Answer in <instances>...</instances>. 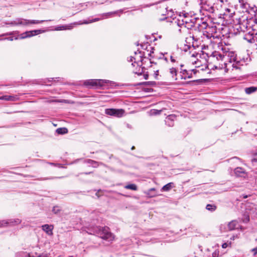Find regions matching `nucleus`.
<instances>
[{"mask_svg":"<svg viewBox=\"0 0 257 257\" xmlns=\"http://www.w3.org/2000/svg\"><path fill=\"white\" fill-rule=\"evenodd\" d=\"M135 149V146H133V147H132V148H131V150H134Z\"/></svg>","mask_w":257,"mask_h":257,"instance_id":"nucleus-53","label":"nucleus"},{"mask_svg":"<svg viewBox=\"0 0 257 257\" xmlns=\"http://www.w3.org/2000/svg\"><path fill=\"white\" fill-rule=\"evenodd\" d=\"M183 66H184V65H183V64H181V65H180V67H183Z\"/></svg>","mask_w":257,"mask_h":257,"instance_id":"nucleus-59","label":"nucleus"},{"mask_svg":"<svg viewBox=\"0 0 257 257\" xmlns=\"http://www.w3.org/2000/svg\"><path fill=\"white\" fill-rule=\"evenodd\" d=\"M188 78H191L192 77V73H190V74H189V73L188 72Z\"/></svg>","mask_w":257,"mask_h":257,"instance_id":"nucleus-45","label":"nucleus"},{"mask_svg":"<svg viewBox=\"0 0 257 257\" xmlns=\"http://www.w3.org/2000/svg\"><path fill=\"white\" fill-rule=\"evenodd\" d=\"M144 77L145 79L147 80L149 78V74L148 73H146L144 74Z\"/></svg>","mask_w":257,"mask_h":257,"instance_id":"nucleus-36","label":"nucleus"},{"mask_svg":"<svg viewBox=\"0 0 257 257\" xmlns=\"http://www.w3.org/2000/svg\"><path fill=\"white\" fill-rule=\"evenodd\" d=\"M170 73L172 75L173 80H177V70L175 68L172 67L170 69Z\"/></svg>","mask_w":257,"mask_h":257,"instance_id":"nucleus-14","label":"nucleus"},{"mask_svg":"<svg viewBox=\"0 0 257 257\" xmlns=\"http://www.w3.org/2000/svg\"><path fill=\"white\" fill-rule=\"evenodd\" d=\"M60 211V209L59 208V207L58 206H54L53 208L52 212L55 214H57Z\"/></svg>","mask_w":257,"mask_h":257,"instance_id":"nucleus-25","label":"nucleus"},{"mask_svg":"<svg viewBox=\"0 0 257 257\" xmlns=\"http://www.w3.org/2000/svg\"><path fill=\"white\" fill-rule=\"evenodd\" d=\"M171 61L172 62H175L176 60L173 58V57L171 56L170 57Z\"/></svg>","mask_w":257,"mask_h":257,"instance_id":"nucleus-43","label":"nucleus"},{"mask_svg":"<svg viewBox=\"0 0 257 257\" xmlns=\"http://www.w3.org/2000/svg\"><path fill=\"white\" fill-rule=\"evenodd\" d=\"M150 63L151 64H157V63L156 62H155L154 61H150Z\"/></svg>","mask_w":257,"mask_h":257,"instance_id":"nucleus-51","label":"nucleus"},{"mask_svg":"<svg viewBox=\"0 0 257 257\" xmlns=\"http://www.w3.org/2000/svg\"><path fill=\"white\" fill-rule=\"evenodd\" d=\"M233 67L235 68V69H238L239 68L238 67H237L236 65H235L234 64H233Z\"/></svg>","mask_w":257,"mask_h":257,"instance_id":"nucleus-48","label":"nucleus"},{"mask_svg":"<svg viewBox=\"0 0 257 257\" xmlns=\"http://www.w3.org/2000/svg\"><path fill=\"white\" fill-rule=\"evenodd\" d=\"M18 33H19V31H14V32L6 33V34H4L3 36H11V35H14V34H18Z\"/></svg>","mask_w":257,"mask_h":257,"instance_id":"nucleus-28","label":"nucleus"},{"mask_svg":"<svg viewBox=\"0 0 257 257\" xmlns=\"http://www.w3.org/2000/svg\"><path fill=\"white\" fill-rule=\"evenodd\" d=\"M164 60H165L166 61H168V59H167V58L166 57H165V58H164Z\"/></svg>","mask_w":257,"mask_h":257,"instance_id":"nucleus-55","label":"nucleus"},{"mask_svg":"<svg viewBox=\"0 0 257 257\" xmlns=\"http://www.w3.org/2000/svg\"><path fill=\"white\" fill-rule=\"evenodd\" d=\"M225 56L224 55L221 54L220 53L214 51L212 53L211 55L210 56V58L213 59H216L217 60H223Z\"/></svg>","mask_w":257,"mask_h":257,"instance_id":"nucleus-8","label":"nucleus"},{"mask_svg":"<svg viewBox=\"0 0 257 257\" xmlns=\"http://www.w3.org/2000/svg\"><path fill=\"white\" fill-rule=\"evenodd\" d=\"M103 19V18H95V19H94L91 20L90 21V22H89V23L95 22L98 21H99L100 20H101V19Z\"/></svg>","mask_w":257,"mask_h":257,"instance_id":"nucleus-33","label":"nucleus"},{"mask_svg":"<svg viewBox=\"0 0 257 257\" xmlns=\"http://www.w3.org/2000/svg\"><path fill=\"white\" fill-rule=\"evenodd\" d=\"M242 222L243 223H246L249 222V216L248 214H244L243 217L242 218Z\"/></svg>","mask_w":257,"mask_h":257,"instance_id":"nucleus-24","label":"nucleus"},{"mask_svg":"<svg viewBox=\"0 0 257 257\" xmlns=\"http://www.w3.org/2000/svg\"><path fill=\"white\" fill-rule=\"evenodd\" d=\"M217 69V66L214 65L213 68H212V69L213 70H214V69Z\"/></svg>","mask_w":257,"mask_h":257,"instance_id":"nucleus-47","label":"nucleus"},{"mask_svg":"<svg viewBox=\"0 0 257 257\" xmlns=\"http://www.w3.org/2000/svg\"><path fill=\"white\" fill-rule=\"evenodd\" d=\"M191 46L190 45H185V48H184V51L186 52L188 49L190 48Z\"/></svg>","mask_w":257,"mask_h":257,"instance_id":"nucleus-35","label":"nucleus"},{"mask_svg":"<svg viewBox=\"0 0 257 257\" xmlns=\"http://www.w3.org/2000/svg\"><path fill=\"white\" fill-rule=\"evenodd\" d=\"M6 24L11 25V26H17V22H16V19L13 21L11 22L6 23Z\"/></svg>","mask_w":257,"mask_h":257,"instance_id":"nucleus-30","label":"nucleus"},{"mask_svg":"<svg viewBox=\"0 0 257 257\" xmlns=\"http://www.w3.org/2000/svg\"><path fill=\"white\" fill-rule=\"evenodd\" d=\"M15 96L12 95H3L0 97V99L5 100L7 101H14L15 100Z\"/></svg>","mask_w":257,"mask_h":257,"instance_id":"nucleus-15","label":"nucleus"},{"mask_svg":"<svg viewBox=\"0 0 257 257\" xmlns=\"http://www.w3.org/2000/svg\"><path fill=\"white\" fill-rule=\"evenodd\" d=\"M182 73L183 74H188V71L186 69H184V70H182Z\"/></svg>","mask_w":257,"mask_h":257,"instance_id":"nucleus-41","label":"nucleus"},{"mask_svg":"<svg viewBox=\"0 0 257 257\" xmlns=\"http://www.w3.org/2000/svg\"><path fill=\"white\" fill-rule=\"evenodd\" d=\"M191 71L193 72L194 74H196L198 72V70H197L196 69H192L191 70Z\"/></svg>","mask_w":257,"mask_h":257,"instance_id":"nucleus-42","label":"nucleus"},{"mask_svg":"<svg viewBox=\"0 0 257 257\" xmlns=\"http://www.w3.org/2000/svg\"><path fill=\"white\" fill-rule=\"evenodd\" d=\"M68 129L66 127H60L56 130V132L59 135H64L68 133Z\"/></svg>","mask_w":257,"mask_h":257,"instance_id":"nucleus-17","label":"nucleus"},{"mask_svg":"<svg viewBox=\"0 0 257 257\" xmlns=\"http://www.w3.org/2000/svg\"><path fill=\"white\" fill-rule=\"evenodd\" d=\"M105 112L109 115L121 117L123 116L125 111L123 109L107 108L105 110Z\"/></svg>","mask_w":257,"mask_h":257,"instance_id":"nucleus-5","label":"nucleus"},{"mask_svg":"<svg viewBox=\"0 0 257 257\" xmlns=\"http://www.w3.org/2000/svg\"><path fill=\"white\" fill-rule=\"evenodd\" d=\"M218 255H219V251H218L217 252L216 251H215L212 253L213 257H217Z\"/></svg>","mask_w":257,"mask_h":257,"instance_id":"nucleus-34","label":"nucleus"},{"mask_svg":"<svg viewBox=\"0 0 257 257\" xmlns=\"http://www.w3.org/2000/svg\"><path fill=\"white\" fill-rule=\"evenodd\" d=\"M114 84L112 81L104 79H90L86 80L84 82V85L89 88L94 87L98 88L105 86L106 84Z\"/></svg>","mask_w":257,"mask_h":257,"instance_id":"nucleus-2","label":"nucleus"},{"mask_svg":"<svg viewBox=\"0 0 257 257\" xmlns=\"http://www.w3.org/2000/svg\"><path fill=\"white\" fill-rule=\"evenodd\" d=\"M51 20H29L23 18L16 19L17 25L28 26L30 24H38L42 23L45 21H50Z\"/></svg>","mask_w":257,"mask_h":257,"instance_id":"nucleus-4","label":"nucleus"},{"mask_svg":"<svg viewBox=\"0 0 257 257\" xmlns=\"http://www.w3.org/2000/svg\"><path fill=\"white\" fill-rule=\"evenodd\" d=\"M63 177H51L49 178H43L39 179V180H53L57 178H62Z\"/></svg>","mask_w":257,"mask_h":257,"instance_id":"nucleus-26","label":"nucleus"},{"mask_svg":"<svg viewBox=\"0 0 257 257\" xmlns=\"http://www.w3.org/2000/svg\"><path fill=\"white\" fill-rule=\"evenodd\" d=\"M156 84V82L155 81H146V82H139L135 84L131 85L132 86H141V85H151V86H155Z\"/></svg>","mask_w":257,"mask_h":257,"instance_id":"nucleus-11","label":"nucleus"},{"mask_svg":"<svg viewBox=\"0 0 257 257\" xmlns=\"http://www.w3.org/2000/svg\"><path fill=\"white\" fill-rule=\"evenodd\" d=\"M227 245H228L227 243H224L222 244V247L223 248H226Z\"/></svg>","mask_w":257,"mask_h":257,"instance_id":"nucleus-40","label":"nucleus"},{"mask_svg":"<svg viewBox=\"0 0 257 257\" xmlns=\"http://www.w3.org/2000/svg\"><path fill=\"white\" fill-rule=\"evenodd\" d=\"M139 53H142V51H139Z\"/></svg>","mask_w":257,"mask_h":257,"instance_id":"nucleus-64","label":"nucleus"},{"mask_svg":"<svg viewBox=\"0 0 257 257\" xmlns=\"http://www.w3.org/2000/svg\"><path fill=\"white\" fill-rule=\"evenodd\" d=\"M5 39H7L8 40L12 41H13L14 40H15V38H14L13 37H10L7 38Z\"/></svg>","mask_w":257,"mask_h":257,"instance_id":"nucleus-38","label":"nucleus"},{"mask_svg":"<svg viewBox=\"0 0 257 257\" xmlns=\"http://www.w3.org/2000/svg\"><path fill=\"white\" fill-rule=\"evenodd\" d=\"M155 188H151L150 189V191H155Z\"/></svg>","mask_w":257,"mask_h":257,"instance_id":"nucleus-52","label":"nucleus"},{"mask_svg":"<svg viewBox=\"0 0 257 257\" xmlns=\"http://www.w3.org/2000/svg\"><path fill=\"white\" fill-rule=\"evenodd\" d=\"M197 82L198 84H202L203 83L205 82H210L209 79H197L193 81H190L187 82V83H190L191 82Z\"/></svg>","mask_w":257,"mask_h":257,"instance_id":"nucleus-19","label":"nucleus"},{"mask_svg":"<svg viewBox=\"0 0 257 257\" xmlns=\"http://www.w3.org/2000/svg\"><path fill=\"white\" fill-rule=\"evenodd\" d=\"M143 73V71L142 70L141 72L139 71V72H135V74H137L139 76H141L142 75Z\"/></svg>","mask_w":257,"mask_h":257,"instance_id":"nucleus-37","label":"nucleus"},{"mask_svg":"<svg viewBox=\"0 0 257 257\" xmlns=\"http://www.w3.org/2000/svg\"><path fill=\"white\" fill-rule=\"evenodd\" d=\"M252 251L254 253V254L257 253V246L252 249Z\"/></svg>","mask_w":257,"mask_h":257,"instance_id":"nucleus-39","label":"nucleus"},{"mask_svg":"<svg viewBox=\"0 0 257 257\" xmlns=\"http://www.w3.org/2000/svg\"><path fill=\"white\" fill-rule=\"evenodd\" d=\"M50 164H51V165H55V164H54V163H50Z\"/></svg>","mask_w":257,"mask_h":257,"instance_id":"nucleus-58","label":"nucleus"},{"mask_svg":"<svg viewBox=\"0 0 257 257\" xmlns=\"http://www.w3.org/2000/svg\"><path fill=\"white\" fill-rule=\"evenodd\" d=\"M158 75H159V70H157L155 71V73H154V77L156 80L158 79Z\"/></svg>","mask_w":257,"mask_h":257,"instance_id":"nucleus-32","label":"nucleus"},{"mask_svg":"<svg viewBox=\"0 0 257 257\" xmlns=\"http://www.w3.org/2000/svg\"><path fill=\"white\" fill-rule=\"evenodd\" d=\"M42 229L46 232L48 234H52V230L53 229V225H49L48 224H44L42 226Z\"/></svg>","mask_w":257,"mask_h":257,"instance_id":"nucleus-9","label":"nucleus"},{"mask_svg":"<svg viewBox=\"0 0 257 257\" xmlns=\"http://www.w3.org/2000/svg\"><path fill=\"white\" fill-rule=\"evenodd\" d=\"M86 162L88 164H91L94 168H96L98 166V162L91 159L87 160Z\"/></svg>","mask_w":257,"mask_h":257,"instance_id":"nucleus-23","label":"nucleus"},{"mask_svg":"<svg viewBox=\"0 0 257 257\" xmlns=\"http://www.w3.org/2000/svg\"><path fill=\"white\" fill-rule=\"evenodd\" d=\"M44 31L42 30H35L30 31H26L21 35L18 36L17 37H16L15 38V40H18V39H24L28 38L31 37L32 36H34L36 35H37L38 34H40L41 33H42L44 32Z\"/></svg>","mask_w":257,"mask_h":257,"instance_id":"nucleus-3","label":"nucleus"},{"mask_svg":"<svg viewBox=\"0 0 257 257\" xmlns=\"http://www.w3.org/2000/svg\"><path fill=\"white\" fill-rule=\"evenodd\" d=\"M233 59V61H236V58H234Z\"/></svg>","mask_w":257,"mask_h":257,"instance_id":"nucleus-57","label":"nucleus"},{"mask_svg":"<svg viewBox=\"0 0 257 257\" xmlns=\"http://www.w3.org/2000/svg\"><path fill=\"white\" fill-rule=\"evenodd\" d=\"M136 45H137V46H139V43H138V42H137V43H136Z\"/></svg>","mask_w":257,"mask_h":257,"instance_id":"nucleus-61","label":"nucleus"},{"mask_svg":"<svg viewBox=\"0 0 257 257\" xmlns=\"http://www.w3.org/2000/svg\"><path fill=\"white\" fill-rule=\"evenodd\" d=\"M234 173L237 177H245L246 176V172L244 169L241 167H236L234 170Z\"/></svg>","mask_w":257,"mask_h":257,"instance_id":"nucleus-7","label":"nucleus"},{"mask_svg":"<svg viewBox=\"0 0 257 257\" xmlns=\"http://www.w3.org/2000/svg\"><path fill=\"white\" fill-rule=\"evenodd\" d=\"M151 48L152 49V50L151 51L150 53H151V54H152L154 53V48H152V47H151Z\"/></svg>","mask_w":257,"mask_h":257,"instance_id":"nucleus-49","label":"nucleus"},{"mask_svg":"<svg viewBox=\"0 0 257 257\" xmlns=\"http://www.w3.org/2000/svg\"><path fill=\"white\" fill-rule=\"evenodd\" d=\"M247 197V195H244V196H243V198H246Z\"/></svg>","mask_w":257,"mask_h":257,"instance_id":"nucleus-56","label":"nucleus"},{"mask_svg":"<svg viewBox=\"0 0 257 257\" xmlns=\"http://www.w3.org/2000/svg\"><path fill=\"white\" fill-rule=\"evenodd\" d=\"M21 220L19 219H11L7 220H0V227L7 226L8 225H14L21 223Z\"/></svg>","mask_w":257,"mask_h":257,"instance_id":"nucleus-6","label":"nucleus"},{"mask_svg":"<svg viewBox=\"0 0 257 257\" xmlns=\"http://www.w3.org/2000/svg\"><path fill=\"white\" fill-rule=\"evenodd\" d=\"M173 185V183H172V182L169 183L167 184L166 185H164L162 188L161 190L163 191H169V190H170L172 189V188L173 187L172 186Z\"/></svg>","mask_w":257,"mask_h":257,"instance_id":"nucleus-18","label":"nucleus"},{"mask_svg":"<svg viewBox=\"0 0 257 257\" xmlns=\"http://www.w3.org/2000/svg\"><path fill=\"white\" fill-rule=\"evenodd\" d=\"M257 91V87L251 86L245 88V92L247 94H250Z\"/></svg>","mask_w":257,"mask_h":257,"instance_id":"nucleus-13","label":"nucleus"},{"mask_svg":"<svg viewBox=\"0 0 257 257\" xmlns=\"http://www.w3.org/2000/svg\"><path fill=\"white\" fill-rule=\"evenodd\" d=\"M141 46L143 48V45L142 44H141Z\"/></svg>","mask_w":257,"mask_h":257,"instance_id":"nucleus-62","label":"nucleus"},{"mask_svg":"<svg viewBox=\"0 0 257 257\" xmlns=\"http://www.w3.org/2000/svg\"><path fill=\"white\" fill-rule=\"evenodd\" d=\"M149 57H152V54H151V53H150L149 54Z\"/></svg>","mask_w":257,"mask_h":257,"instance_id":"nucleus-54","label":"nucleus"},{"mask_svg":"<svg viewBox=\"0 0 257 257\" xmlns=\"http://www.w3.org/2000/svg\"><path fill=\"white\" fill-rule=\"evenodd\" d=\"M239 2L240 4V5H241L242 8H246L245 6L246 4L243 3V0H239Z\"/></svg>","mask_w":257,"mask_h":257,"instance_id":"nucleus-31","label":"nucleus"},{"mask_svg":"<svg viewBox=\"0 0 257 257\" xmlns=\"http://www.w3.org/2000/svg\"><path fill=\"white\" fill-rule=\"evenodd\" d=\"M124 188L136 191L138 189L137 186L135 184H130L125 186Z\"/></svg>","mask_w":257,"mask_h":257,"instance_id":"nucleus-22","label":"nucleus"},{"mask_svg":"<svg viewBox=\"0 0 257 257\" xmlns=\"http://www.w3.org/2000/svg\"><path fill=\"white\" fill-rule=\"evenodd\" d=\"M243 38L244 40H246L248 42L250 43H253L255 42L253 34H251L250 33L246 34L244 35Z\"/></svg>","mask_w":257,"mask_h":257,"instance_id":"nucleus-12","label":"nucleus"},{"mask_svg":"<svg viewBox=\"0 0 257 257\" xmlns=\"http://www.w3.org/2000/svg\"><path fill=\"white\" fill-rule=\"evenodd\" d=\"M91 173H92V172H84V173H82V174H86V175H88V174H90Z\"/></svg>","mask_w":257,"mask_h":257,"instance_id":"nucleus-46","label":"nucleus"},{"mask_svg":"<svg viewBox=\"0 0 257 257\" xmlns=\"http://www.w3.org/2000/svg\"><path fill=\"white\" fill-rule=\"evenodd\" d=\"M98 195V192H97V193H96V196H97L98 197H99Z\"/></svg>","mask_w":257,"mask_h":257,"instance_id":"nucleus-60","label":"nucleus"},{"mask_svg":"<svg viewBox=\"0 0 257 257\" xmlns=\"http://www.w3.org/2000/svg\"><path fill=\"white\" fill-rule=\"evenodd\" d=\"M238 224L236 220H232L228 223V228L229 230H233L238 228Z\"/></svg>","mask_w":257,"mask_h":257,"instance_id":"nucleus-10","label":"nucleus"},{"mask_svg":"<svg viewBox=\"0 0 257 257\" xmlns=\"http://www.w3.org/2000/svg\"><path fill=\"white\" fill-rule=\"evenodd\" d=\"M146 38H147V39H149V38H148V37L147 36H146Z\"/></svg>","mask_w":257,"mask_h":257,"instance_id":"nucleus-63","label":"nucleus"},{"mask_svg":"<svg viewBox=\"0 0 257 257\" xmlns=\"http://www.w3.org/2000/svg\"><path fill=\"white\" fill-rule=\"evenodd\" d=\"M151 114L153 115H158L160 114L161 112V110H159L157 109H152L151 111Z\"/></svg>","mask_w":257,"mask_h":257,"instance_id":"nucleus-27","label":"nucleus"},{"mask_svg":"<svg viewBox=\"0 0 257 257\" xmlns=\"http://www.w3.org/2000/svg\"><path fill=\"white\" fill-rule=\"evenodd\" d=\"M251 162H257V153H255L253 155L252 158L251 159Z\"/></svg>","mask_w":257,"mask_h":257,"instance_id":"nucleus-29","label":"nucleus"},{"mask_svg":"<svg viewBox=\"0 0 257 257\" xmlns=\"http://www.w3.org/2000/svg\"><path fill=\"white\" fill-rule=\"evenodd\" d=\"M87 229V232L89 234L96 235L108 241H111L114 239L113 234L110 231L109 228L107 226H92Z\"/></svg>","mask_w":257,"mask_h":257,"instance_id":"nucleus-1","label":"nucleus"},{"mask_svg":"<svg viewBox=\"0 0 257 257\" xmlns=\"http://www.w3.org/2000/svg\"><path fill=\"white\" fill-rule=\"evenodd\" d=\"M122 12H123L122 10H118V11H114V12H108V13H104V14H103L102 15V16L103 17L105 16L106 18H107V17H111V16H112L114 14H116L118 12H120V13H122Z\"/></svg>","mask_w":257,"mask_h":257,"instance_id":"nucleus-20","label":"nucleus"},{"mask_svg":"<svg viewBox=\"0 0 257 257\" xmlns=\"http://www.w3.org/2000/svg\"><path fill=\"white\" fill-rule=\"evenodd\" d=\"M134 59H135V58L134 57H131L130 61H133Z\"/></svg>","mask_w":257,"mask_h":257,"instance_id":"nucleus-50","label":"nucleus"},{"mask_svg":"<svg viewBox=\"0 0 257 257\" xmlns=\"http://www.w3.org/2000/svg\"><path fill=\"white\" fill-rule=\"evenodd\" d=\"M216 206L214 204H208L206 206V209L211 212H213L216 209Z\"/></svg>","mask_w":257,"mask_h":257,"instance_id":"nucleus-21","label":"nucleus"},{"mask_svg":"<svg viewBox=\"0 0 257 257\" xmlns=\"http://www.w3.org/2000/svg\"><path fill=\"white\" fill-rule=\"evenodd\" d=\"M174 117V116H172V115H169V116H168V118L169 119L173 120V117Z\"/></svg>","mask_w":257,"mask_h":257,"instance_id":"nucleus-44","label":"nucleus"},{"mask_svg":"<svg viewBox=\"0 0 257 257\" xmlns=\"http://www.w3.org/2000/svg\"><path fill=\"white\" fill-rule=\"evenodd\" d=\"M28 257H50V255L45 253H38L37 252L35 253V255H30V254H27Z\"/></svg>","mask_w":257,"mask_h":257,"instance_id":"nucleus-16","label":"nucleus"}]
</instances>
